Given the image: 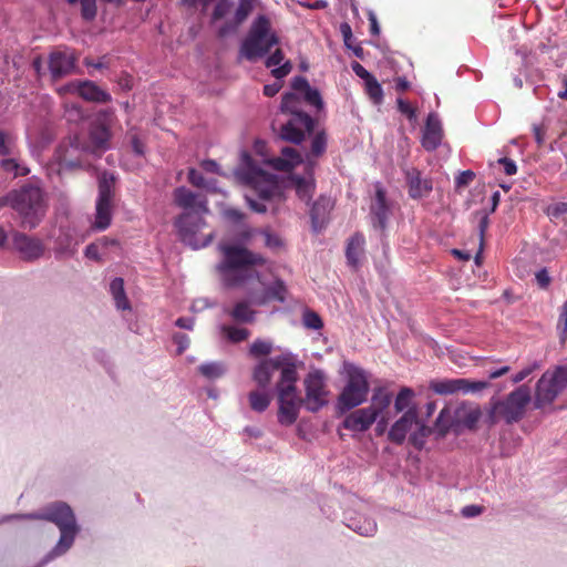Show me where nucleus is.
<instances>
[{"label": "nucleus", "instance_id": "1", "mask_svg": "<svg viewBox=\"0 0 567 567\" xmlns=\"http://www.w3.org/2000/svg\"><path fill=\"white\" fill-rule=\"evenodd\" d=\"M219 249L223 259L217 265V270L225 287L238 288L252 280L260 282V275L255 267L265 265L266 260L261 255L240 245L224 244Z\"/></svg>", "mask_w": 567, "mask_h": 567}, {"label": "nucleus", "instance_id": "2", "mask_svg": "<svg viewBox=\"0 0 567 567\" xmlns=\"http://www.w3.org/2000/svg\"><path fill=\"white\" fill-rule=\"evenodd\" d=\"M30 518L43 519L54 523L60 529V539L56 546L45 558V561L64 554L71 548L79 532L72 508L65 503H54L40 514H31Z\"/></svg>", "mask_w": 567, "mask_h": 567}, {"label": "nucleus", "instance_id": "3", "mask_svg": "<svg viewBox=\"0 0 567 567\" xmlns=\"http://www.w3.org/2000/svg\"><path fill=\"white\" fill-rule=\"evenodd\" d=\"M13 210L21 218V227L34 229L47 212L43 190L35 185L27 184L13 189Z\"/></svg>", "mask_w": 567, "mask_h": 567}, {"label": "nucleus", "instance_id": "4", "mask_svg": "<svg viewBox=\"0 0 567 567\" xmlns=\"http://www.w3.org/2000/svg\"><path fill=\"white\" fill-rule=\"evenodd\" d=\"M279 43V38L271 30L269 18L258 16L251 23L247 37L243 41L239 54L250 62L265 56L271 48Z\"/></svg>", "mask_w": 567, "mask_h": 567}, {"label": "nucleus", "instance_id": "5", "mask_svg": "<svg viewBox=\"0 0 567 567\" xmlns=\"http://www.w3.org/2000/svg\"><path fill=\"white\" fill-rule=\"evenodd\" d=\"M298 373L293 363L286 364L280 372L278 389V421L285 425H291L299 415V410L305 400L297 393L296 382Z\"/></svg>", "mask_w": 567, "mask_h": 567}, {"label": "nucleus", "instance_id": "6", "mask_svg": "<svg viewBox=\"0 0 567 567\" xmlns=\"http://www.w3.org/2000/svg\"><path fill=\"white\" fill-rule=\"evenodd\" d=\"M245 179L255 192L260 202L246 196L249 207L256 213H266L265 203H280L284 200V192L277 177L260 168L249 166L245 173Z\"/></svg>", "mask_w": 567, "mask_h": 567}, {"label": "nucleus", "instance_id": "7", "mask_svg": "<svg viewBox=\"0 0 567 567\" xmlns=\"http://www.w3.org/2000/svg\"><path fill=\"white\" fill-rule=\"evenodd\" d=\"M530 400V390L527 385H519L504 400L492 399L486 422L491 426L499 420H504L507 424L516 423L524 417Z\"/></svg>", "mask_w": 567, "mask_h": 567}, {"label": "nucleus", "instance_id": "8", "mask_svg": "<svg viewBox=\"0 0 567 567\" xmlns=\"http://www.w3.org/2000/svg\"><path fill=\"white\" fill-rule=\"evenodd\" d=\"M204 216L188 212L182 213L174 220L181 240L194 249L208 246L215 237L213 231L203 233V229L207 226Z\"/></svg>", "mask_w": 567, "mask_h": 567}, {"label": "nucleus", "instance_id": "9", "mask_svg": "<svg viewBox=\"0 0 567 567\" xmlns=\"http://www.w3.org/2000/svg\"><path fill=\"white\" fill-rule=\"evenodd\" d=\"M115 114L111 110H103L95 114L89 127V143L82 146V151L94 155H101L110 148L112 138L111 128L115 122Z\"/></svg>", "mask_w": 567, "mask_h": 567}, {"label": "nucleus", "instance_id": "10", "mask_svg": "<svg viewBox=\"0 0 567 567\" xmlns=\"http://www.w3.org/2000/svg\"><path fill=\"white\" fill-rule=\"evenodd\" d=\"M567 386V367L547 370L536 383L534 406L543 409L551 404Z\"/></svg>", "mask_w": 567, "mask_h": 567}, {"label": "nucleus", "instance_id": "11", "mask_svg": "<svg viewBox=\"0 0 567 567\" xmlns=\"http://www.w3.org/2000/svg\"><path fill=\"white\" fill-rule=\"evenodd\" d=\"M369 393V382L365 372L352 368L348 372V381L338 396V408L343 413L362 404Z\"/></svg>", "mask_w": 567, "mask_h": 567}, {"label": "nucleus", "instance_id": "12", "mask_svg": "<svg viewBox=\"0 0 567 567\" xmlns=\"http://www.w3.org/2000/svg\"><path fill=\"white\" fill-rule=\"evenodd\" d=\"M115 176L103 172L99 177V196L96 200L95 220L93 228L105 230L112 221Z\"/></svg>", "mask_w": 567, "mask_h": 567}, {"label": "nucleus", "instance_id": "13", "mask_svg": "<svg viewBox=\"0 0 567 567\" xmlns=\"http://www.w3.org/2000/svg\"><path fill=\"white\" fill-rule=\"evenodd\" d=\"M247 299L236 301L233 307L225 308L224 312L238 324H251L256 321L257 311L252 305L264 306L269 302V289L264 292L249 289Z\"/></svg>", "mask_w": 567, "mask_h": 567}, {"label": "nucleus", "instance_id": "14", "mask_svg": "<svg viewBox=\"0 0 567 567\" xmlns=\"http://www.w3.org/2000/svg\"><path fill=\"white\" fill-rule=\"evenodd\" d=\"M306 389L305 404L308 411L317 412L328 403L329 391L326 375L320 370H313L303 380Z\"/></svg>", "mask_w": 567, "mask_h": 567}, {"label": "nucleus", "instance_id": "15", "mask_svg": "<svg viewBox=\"0 0 567 567\" xmlns=\"http://www.w3.org/2000/svg\"><path fill=\"white\" fill-rule=\"evenodd\" d=\"M315 127V121L310 115L291 116L280 128V137L287 142L300 144L306 133H311Z\"/></svg>", "mask_w": 567, "mask_h": 567}, {"label": "nucleus", "instance_id": "16", "mask_svg": "<svg viewBox=\"0 0 567 567\" xmlns=\"http://www.w3.org/2000/svg\"><path fill=\"white\" fill-rule=\"evenodd\" d=\"M315 127V121L310 115L291 116L280 128V137L287 142L300 144L306 133H311Z\"/></svg>", "mask_w": 567, "mask_h": 567}, {"label": "nucleus", "instance_id": "17", "mask_svg": "<svg viewBox=\"0 0 567 567\" xmlns=\"http://www.w3.org/2000/svg\"><path fill=\"white\" fill-rule=\"evenodd\" d=\"M173 197L175 205L182 208L183 213L192 212L198 215L209 213L206 196L194 193L184 186L177 187L173 193Z\"/></svg>", "mask_w": 567, "mask_h": 567}, {"label": "nucleus", "instance_id": "18", "mask_svg": "<svg viewBox=\"0 0 567 567\" xmlns=\"http://www.w3.org/2000/svg\"><path fill=\"white\" fill-rule=\"evenodd\" d=\"M12 244L21 259L25 261H34L44 254V245L41 239L18 230L12 231Z\"/></svg>", "mask_w": 567, "mask_h": 567}, {"label": "nucleus", "instance_id": "19", "mask_svg": "<svg viewBox=\"0 0 567 567\" xmlns=\"http://www.w3.org/2000/svg\"><path fill=\"white\" fill-rule=\"evenodd\" d=\"M408 194L412 199H421L427 197L433 190V181L431 177H424L415 167L404 171Z\"/></svg>", "mask_w": 567, "mask_h": 567}, {"label": "nucleus", "instance_id": "20", "mask_svg": "<svg viewBox=\"0 0 567 567\" xmlns=\"http://www.w3.org/2000/svg\"><path fill=\"white\" fill-rule=\"evenodd\" d=\"M78 56L73 51L58 50L49 56V69L54 80L61 79L73 72Z\"/></svg>", "mask_w": 567, "mask_h": 567}, {"label": "nucleus", "instance_id": "21", "mask_svg": "<svg viewBox=\"0 0 567 567\" xmlns=\"http://www.w3.org/2000/svg\"><path fill=\"white\" fill-rule=\"evenodd\" d=\"M413 425H419L417 411L415 406L405 411L404 414L391 426L388 433L389 441L401 445L405 441L406 434L411 431Z\"/></svg>", "mask_w": 567, "mask_h": 567}, {"label": "nucleus", "instance_id": "22", "mask_svg": "<svg viewBox=\"0 0 567 567\" xmlns=\"http://www.w3.org/2000/svg\"><path fill=\"white\" fill-rule=\"evenodd\" d=\"M442 140L443 128L441 121L435 113H430L425 122L421 144L427 152H433L441 145Z\"/></svg>", "mask_w": 567, "mask_h": 567}, {"label": "nucleus", "instance_id": "23", "mask_svg": "<svg viewBox=\"0 0 567 567\" xmlns=\"http://www.w3.org/2000/svg\"><path fill=\"white\" fill-rule=\"evenodd\" d=\"M289 363L281 357L265 359L254 369L252 379L259 388L265 389L270 383L272 374L279 369L282 371V368Z\"/></svg>", "mask_w": 567, "mask_h": 567}, {"label": "nucleus", "instance_id": "24", "mask_svg": "<svg viewBox=\"0 0 567 567\" xmlns=\"http://www.w3.org/2000/svg\"><path fill=\"white\" fill-rule=\"evenodd\" d=\"M377 421L375 414L368 408L358 409L348 414L342 426L354 432H364Z\"/></svg>", "mask_w": 567, "mask_h": 567}, {"label": "nucleus", "instance_id": "25", "mask_svg": "<svg viewBox=\"0 0 567 567\" xmlns=\"http://www.w3.org/2000/svg\"><path fill=\"white\" fill-rule=\"evenodd\" d=\"M389 212L390 209L386 203L385 192L382 187L378 186L375 189V198L371 204L373 225L384 229L389 217Z\"/></svg>", "mask_w": 567, "mask_h": 567}, {"label": "nucleus", "instance_id": "26", "mask_svg": "<svg viewBox=\"0 0 567 567\" xmlns=\"http://www.w3.org/2000/svg\"><path fill=\"white\" fill-rule=\"evenodd\" d=\"M331 209L332 203L328 197L320 196L313 203L310 210V218L313 230L319 231L324 227Z\"/></svg>", "mask_w": 567, "mask_h": 567}, {"label": "nucleus", "instance_id": "27", "mask_svg": "<svg viewBox=\"0 0 567 567\" xmlns=\"http://www.w3.org/2000/svg\"><path fill=\"white\" fill-rule=\"evenodd\" d=\"M307 176L292 175L290 182L296 189L297 196L301 200L309 202L315 193L316 183L313 178V168L307 167Z\"/></svg>", "mask_w": 567, "mask_h": 567}, {"label": "nucleus", "instance_id": "28", "mask_svg": "<svg viewBox=\"0 0 567 567\" xmlns=\"http://www.w3.org/2000/svg\"><path fill=\"white\" fill-rule=\"evenodd\" d=\"M269 163L277 171L289 172L301 163V156L296 148L287 146L281 150L280 156L272 157Z\"/></svg>", "mask_w": 567, "mask_h": 567}, {"label": "nucleus", "instance_id": "29", "mask_svg": "<svg viewBox=\"0 0 567 567\" xmlns=\"http://www.w3.org/2000/svg\"><path fill=\"white\" fill-rule=\"evenodd\" d=\"M76 92L82 99L90 102L106 103L111 101V95L91 81L79 82Z\"/></svg>", "mask_w": 567, "mask_h": 567}, {"label": "nucleus", "instance_id": "30", "mask_svg": "<svg viewBox=\"0 0 567 567\" xmlns=\"http://www.w3.org/2000/svg\"><path fill=\"white\" fill-rule=\"evenodd\" d=\"M284 59V52L281 49L278 48L266 59L265 62V65L267 68H274L271 70V74L274 78L278 80L287 76L292 70L291 62L286 61L285 63H282Z\"/></svg>", "mask_w": 567, "mask_h": 567}, {"label": "nucleus", "instance_id": "31", "mask_svg": "<svg viewBox=\"0 0 567 567\" xmlns=\"http://www.w3.org/2000/svg\"><path fill=\"white\" fill-rule=\"evenodd\" d=\"M364 244L365 239L364 236L360 233H355L353 236L350 237L346 250V256L348 259V262L352 267H358L360 262V258L364 252Z\"/></svg>", "mask_w": 567, "mask_h": 567}, {"label": "nucleus", "instance_id": "32", "mask_svg": "<svg viewBox=\"0 0 567 567\" xmlns=\"http://www.w3.org/2000/svg\"><path fill=\"white\" fill-rule=\"evenodd\" d=\"M391 401L392 394L389 391H386L384 388H377L373 391L371 404L367 408L372 410V412L375 414V417L378 419V416L381 415L390 406Z\"/></svg>", "mask_w": 567, "mask_h": 567}, {"label": "nucleus", "instance_id": "33", "mask_svg": "<svg viewBox=\"0 0 567 567\" xmlns=\"http://www.w3.org/2000/svg\"><path fill=\"white\" fill-rule=\"evenodd\" d=\"M327 150V134L324 131L317 132L313 136L310 145V151L307 154V167L315 166L313 158H318L324 154Z\"/></svg>", "mask_w": 567, "mask_h": 567}, {"label": "nucleus", "instance_id": "34", "mask_svg": "<svg viewBox=\"0 0 567 567\" xmlns=\"http://www.w3.org/2000/svg\"><path fill=\"white\" fill-rule=\"evenodd\" d=\"M482 417V411L478 406L462 408L457 411V421L468 430H475Z\"/></svg>", "mask_w": 567, "mask_h": 567}, {"label": "nucleus", "instance_id": "35", "mask_svg": "<svg viewBox=\"0 0 567 567\" xmlns=\"http://www.w3.org/2000/svg\"><path fill=\"white\" fill-rule=\"evenodd\" d=\"M280 110L282 113L289 114L290 117L296 116L297 114L308 115L301 109L300 97L292 92L282 95Z\"/></svg>", "mask_w": 567, "mask_h": 567}, {"label": "nucleus", "instance_id": "36", "mask_svg": "<svg viewBox=\"0 0 567 567\" xmlns=\"http://www.w3.org/2000/svg\"><path fill=\"white\" fill-rule=\"evenodd\" d=\"M110 289L117 309L127 310L131 308L124 290V280L122 278H114L111 281Z\"/></svg>", "mask_w": 567, "mask_h": 567}, {"label": "nucleus", "instance_id": "37", "mask_svg": "<svg viewBox=\"0 0 567 567\" xmlns=\"http://www.w3.org/2000/svg\"><path fill=\"white\" fill-rule=\"evenodd\" d=\"M220 332L223 337L231 343L243 342L250 336V331L248 329L230 324H223L220 327Z\"/></svg>", "mask_w": 567, "mask_h": 567}, {"label": "nucleus", "instance_id": "38", "mask_svg": "<svg viewBox=\"0 0 567 567\" xmlns=\"http://www.w3.org/2000/svg\"><path fill=\"white\" fill-rule=\"evenodd\" d=\"M454 421L452 417L451 410L449 408H443L436 421L434 423V431L437 433L440 437H444L449 431L453 427Z\"/></svg>", "mask_w": 567, "mask_h": 567}, {"label": "nucleus", "instance_id": "39", "mask_svg": "<svg viewBox=\"0 0 567 567\" xmlns=\"http://www.w3.org/2000/svg\"><path fill=\"white\" fill-rule=\"evenodd\" d=\"M249 405L256 412H264L271 402V396L267 392L251 391L248 395Z\"/></svg>", "mask_w": 567, "mask_h": 567}, {"label": "nucleus", "instance_id": "40", "mask_svg": "<svg viewBox=\"0 0 567 567\" xmlns=\"http://www.w3.org/2000/svg\"><path fill=\"white\" fill-rule=\"evenodd\" d=\"M414 396V391L411 389V388H408V386H403L396 398H395V401H394V408L396 410V412H402L404 410H409L411 409L410 408V404H411V401Z\"/></svg>", "mask_w": 567, "mask_h": 567}, {"label": "nucleus", "instance_id": "41", "mask_svg": "<svg viewBox=\"0 0 567 567\" xmlns=\"http://www.w3.org/2000/svg\"><path fill=\"white\" fill-rule=\"evenodd\" d=\"M430 388L437 394H452L460 392V388L457 386V379L433 381L431 382Z\"/></svg>", "mask_w": 567, "mask_h": 567}, {"label": "nucleus", "instance_id": "42", "mask_svg": "<svg viewBox=\"0 0 567 567\" xmlns=\"http://www.w3.org/2000/svg\"><path fill=\"white\" fill-rule=\"evenodd\" d=\"M365 92L374 104H380L382 102L383 90L374 76L365 82Z\"/></svg>", "mask_w": 567, "mask_h": 567}, {"label": "nucleus", "instance_id": "43", "mask_svg": "<svg viewBox=\"0 0 567 567\" xmlns=\"http://www.w3.org/2000/svg\"><path fill=\"white\" fill-rule=\"evenodd\" d=\"M489 383L487 381H472L468 379H457V386L460 388V392L468 393V392H478L486 388H488Z\"/></svg>", "mask_w": 567, "mask_h": 567}, {"label": "nucleus", "instance_id": "44", "mask_svg": "<svg viewBox=\"0 0 567 567\" xmlns=\"http://www.w3.org/2000/svg\"><path fill=\"white\" fill-rule=\"evenodd\" d=\"M255 0H239L235 12V25H240L251 13Z\"/></svg>", "mask_w": 567, "mask_h": 567}, {"label": "nucleus", "instance_id": "45", "mask_svg": "<svg viewBox=\"0 0 567 567\" xmlns=\"http://www.w3.org/2000/svg\"><path fill=\"white\" fill-rule=\"evenodd\" d=\"M199 372L208 379H217L225 372L223 364L218 362H210L199 365Z\"/></svg>", "mask_w": 567, "mask_h": 567}, {"label": "nucleus", "instance_id": "46", "mask_svg": "<svg viewBox=\"0 0 567 567\" xmlns=\"http://www.w3.org/2000/svg\"><path fill=\"white\" fill-rule=\"evenodd\" d=\"M272 350V344L268 341H265V340H260V339H257L255 340L250 348H249V353L252 355V357H264V355H268Z\"/></svg>", "mask_w": 567, "mask_h": 567}, {"label": "nucleus", "instance_id": "47", "mask_svg": "<svg viewBox=\"0 0 567 567\" xmlns=\"http://www.w3.org/2000/svg\"><path fill=\"white\" fill-rule=\"evenodd\" d=\"M302 321L305 327L308 329L319 330L323 327L322 319L317 312L312 310H306L303 312Z\"/></svg>", "mask_w": 567, "mask_h": 567}, {"label": "nucleus", "instance_id": "48", "mask_svg": "<svg viewBox=\"0 0 567 567\" xmlns=\"http://www.w3.org/2000/svg\"><path fill=\"white\" fill-rule=\"evenodd\" d=\"M81 16L86 21H92L96 17V0H80Z\"/></svg>", "mask_w": 567, "mask_h": 567}, {"label": "nucleus", "instance_id": "49", "mask_svg": "<svg viewBox=\"0 0 567 567\" xmlns=\"http://www.w3.org/2000/svg\"><path fill=\"white\" fill-rule=\"evenodd\" d=\"M303 99L308 104L315 106L318 110L323 107V101L321 99L320 92L317 89L309 86V89L303 92Z\"/></svg>", "mask_w": 567, "mask_h": 567}, {"label": "nucleus", "instance_id": "50", "mask_svg": "<svg viewBox=\"0 0 567 567\" xmlns=\"http://www.w3.org/2000/svg\"><path fill=\"white\" fill-rule=\"evenodd\" d=\"M14 138L7 132L0 130V155L13 154Z\"/></svg>", "mask_w": 567, "mask_h": 567}, {"label": "nucleus", "instance_id": "51", "mask_svg": "<svg viewBox=\"0 0 567 567\" xmlns=\"http://www.w3.org/2000/svg\"><path fill=\"white\" fill-rule=\"evenodd\" d=\"M187 178H188V182L195 186V187H198V188H206V189H209L210 188V185L209 183L205 179V177L203 176L202 173H199L197 169L195 168H190L188 171V175H187Z\"/></svg>", "mask_w": 567, "mask_h": 567}, {"label": "nucleus", "instance_id": "52", "mask_svg": "<svg viewBox=\"0 0 567 567\" xmlns=\"http://www.w3.org/2000/svg\"><path fill=\"white\" fill-rule=\"evenodd\" d=\"M431 429L424 424H420L419 431L413 433L410 437L411 443L419 450L424 445V437L431 433Z\"/></svg>", "mask_w": 567, "mask_h": 567}, {"label": "nucleus", "instance_id": "53", "mask_svg": "<svg viewBox=\"0 0 567 567\" xmlns=\"http://www.w3.org/2000/svg\"><path fill=\"white\" fill-rule=\"evenodd\" d=\"M267 289H269V300L277 299L281 302L285 301L286 288L282 284V281H277L272 287L264 288L260 292H264Z\"/></svg>", "mask_w": 567, "mask_h": 567}, {"label": "nucleus", "instance_id": "54", "mask_svg": "<svg viewBox=\"0 0 567 567\" xmlns=\"http://www.w3.org/2000/svg\"><path fill=\"white\" fill-rule=\"evenodd\" d=\"M230 9V2L229 0H219L217 4L214 8L212 19L213 21H218L223 19Z\"/></svg>", "mask_w": 567, "mask_h": 567}, {"label": "nucleus", "instance_id": "55", "mask_svg": "<svg viewBox=\"0 0 567 567\" xmlns=\"http://www.w3.org/2000/svg\"><path fill=\"white\" fill-rule=\"evenodd\" d=\"M398 110L404 114L410 121L416 118V110L405 100L398 99L396 100Z\"/></svg>", "mask_w": 567, "mask_h": 567}, {"label": "nucleus", "instance_id": "56", "mask_svg": "<svg viewBox=\"0 0 567 567\" xmlns=\"http://www.w3.org/2000/svg\"><path fill=\"white\" fill-rule=\"evenodd\" d=\"M537 369H539V364L537 362H534L533 364L522 369L519 372H517L515 375L512 377L513 383L522 382L524 379H526L529 374H532Z\"/></svg>", "mask_w": 567, "mask_h": 567}, {"label": "nucleus", "instance_id": "57", "mask_svg": "<svg viewBox=\"0 0 567 567\" xmlns=\"http://www.w3.org/2000/svg\"><path fill=\"white\" fill-rule=\"evenodd\" d=\"M536 282L540 289H547L551 282V278L546 268H542L535 274Z\"/></svg>", "mask_w": 567, "mask_h": 567}, {"label": "nucleus", "instance_id": "58", "mask_svg": "<svg viewBox=\"0 0 567 567\" xmlns=\"http://www.w3.org/2000/svg\"><path fill=\"white\" fill-rule=\"evenodd\" d=\"M475 177V174L472 171L461 172L455 178L456 187L467 186Z\"/></svg>", "mask_w": 567, "mask_h": 567}, {"label": "nucleus", "instance_id": "59", "mask_svg": "<svg viewBox=\"0 0 567 567\" xmlns=\"http://www.w3.org/2000/svg\"><path fill=\"white\" fill-rule=\"evenodd\" d=\"M0 167L6 173H13L16 177V171L20 168V164L14 158H6L0 162Z\"/></svg>", "mask_w": 567, "mask_h": 567}, {"label": "nucleus", "instance_id": "60", "mask_svg": "<svg viewBox=\"0 0 567 567\" xmlns=\"http://www.w3.org/2000/svg\"><path fill=\"white\" fill-rule=\"evenodd\" d=\"M548 214L551 217H560L563 215H567V203H557L548 208Z\"/></svg>", "mask_w": 567, "mask_h": 567}, {"label": "nucleus", "instance_id": "61", "mask_svg": "<svg viewBox=\"0 0 567 567\" xmlns=\"http://www.w3.org/2000/svg\"><path fill=\"white\" fill-rule=\"evenodd\" d=\"M498 164L504 167L506 175H514L517 172L515 162L508 157H502L498 159Z\"/></svg>", "mask_w": 567, "mask_h": 567}, {"label": "nucleus", "instance_id": "62", "mask_svg": "<svg viewBox=\"0 0 567 567\" xmlns=\"http://www.w3.org/2000/svg\"><path fill=\"white\" fill-rule=\"evenodd\" d=\"M310 84L308 80L303 76H296L291 81V87L297 92H305L307 89H309Z\"/></svg>", "mask_w": 567, "mask_h": 567}, {"label": "nucleus", "instance_id": "63", "mask_svg": "<svg viewBox=\"0 0 567 567\" xmlns=\"http://www.w3.org/2000/svg\"><path fill=\"white\" fill-rule=\"evenodd\" d=\"M100 247L101 246L97 243H92V244L87 245L85 248V251H84L85 257H87L89 259L100 261L101 260L100 252H99Z\"/></svg>", "mask_w": 567, "mask_h": 567}, {"label": "nucleus", "instance_id": "64", "mask_svg": "<svg viewBox=\"0 0 567 567\" xmlns=\"http://www.w3.org/2000/svg\"><path fill=\"white\" fill-rule=\"evenodd\" d=\"M340 32L343 37V42L347 48H351L352 30L349 23L343 22L340 24Z\"/></svg>", "mask_w": 567, "mask_h": 567}]
</instances>
